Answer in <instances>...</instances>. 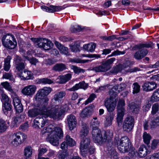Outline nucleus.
I'll list each match as a JSON object with an SVG mask.
<instances>
[{
	"label": "nucleus",
	"mask_w": 159,
	"mask_h": 159,
	"mask_svg": "<svg viewBox=\"0 0 159 159\" xmlns=\"http://www.w3.org/2000/svg\"><path fill=\"white\" fill-rule=\"evenodd\" d=\"M48 133H49L47 135L50 143L54 146H58L59 139L63 137V133L62 129L59 127H55L52 124H50L41 130L43 135Z\"/></svg>",
	"instance_id": "1"
},
{
	"label": "nucleus",
	"mask_w": 159,
	"mask_h": 159,
	"mask_svg": "<svg viewBox=\"0 0 159 159\" xmlns=\"http://www.w3.org/2000/svg\"><path fill=\"white\" fill-rule=\"evenodd\" d=\"M43 100L44 103L41 102L28 110L27 115L29 117L35 118L38 116L45 118L50 117V107L48 106L49 99L45 98Z\"/></svg>",
	"instance_id": "2"
},
{
	"label": "nucleus",
	"mask_w": 159,
	"mask_h": 159,
	"mask_svg": "<svg viewBox=\"0 0 159 159\" xmlns=\"http://www.w3.org/2000/svg\"><path fill=\"white\" fill-rule=\"evenodd\" d=\"M115 145L117 146L119 151L121 153L128 152L131 148V143L129 138L125 136L119 139L116 137L115 138Z\"/></svg>",
	"instance_id": "3"
},
{
	"label": "nucleus",
	"mask_w": 159,
	"mask_h": 159,
	"mask_svg": "<svg viewBox=\"0 0 159 159\" xmlns=\"http://www.w3.org/2000/svg\"><path fill=\"white\" fill-rule=\"evenodd\" d=\"M67 105L62 107L61 105H56L52 107H50V118L54 119L59 118L63 113L68 110Z\"/></svg>",
	"instance_id": "4"
},
{
	"label": "nucleus",
	"mask_w": 159,
	"mask_h": 159,
	"mask_svg": "<svg viewBox=\"0 0 159 159\" xmlns=\"http://www.w3.org/2000/svg\"><path fill=\"white\" fill-rule=\"evenodd\" d=\"M30 39L36 44L37 47L42 48L45 50L50 49L52 44L51 41L45 38H31Z\"/></svg>",
	"instance_id": "5"
},
{
	"label": "nucleus",
	"mask_w": 159,
	"mask_h": 159,
	"mask_svg": "<svg viewBox=\"0 0 159 159\" xmlns=\"http://www.w3.org/2000/svg\"><path fill=\"white\" fill-rule=\"evenodd\" d=\"M2 42L3 45L9 49L15 48L17 44L14 36L10 34H6L4 35L2 38Z\"/></svg>",
	"instance_id": "6"
},
{
	"label": "nucleus",
	"mask_w": 159,
	"mask_h": 159,
	"mask_svg": "<svg viewBox=\"0 0 159 159\" xmlns=\"http://www.w3.org/2000/svg\"><path fill=\"white\" fill-rule=\"evenodd\" d=\"M125 106V101L123 100H120L118 102L117 107V115L116 121L118 125L121 124L124 116L125 110L124 107Z\"/></svg>",
	"instance_id": "7"
},
{
	"label": "nucleus",
	"mask_w": 159,
	"mask_h": 159,
	"mask_svg": "<svg viewBox=\"0 0 159 159\" xmlns=\"http://www.w3.org/2000/svg\"><path fill=\"white\" fill-rule=\"evenodd\" d=\"M52 90V89L50 87H45L39 89L37 92L34 96L35 100L37 101H39L42 100L41 102L44 103L43 99L46 97Z\"/></svg>",
	"instance_id": "8"
},
{
	"label": "nucleus",
	"mask_w": 159,
	"mask_h": 159,
	"mask_svg": "<svg viewBox=\"0 0 159 159\" xmlns=\"http://www.w3.org/2000/svg\"><path fill=\"white\" fill-rule=\"evenodd\" d=\"M11 144L15 147H17L22 144L27 138V136L19 132L14 133L11 136Z\"/></svg>",
	"instance_id": "9"
},
{
	"label": "nucleus",
	"mask_w": 159,
	"mask_h": 159,
	"mask_svg": "<svg viewBox=\"0 0 159 159\" xmlns=\"http://www.w3.org/2000/svg\"><path fill=\"white\" fill-rule=\"evenodd\" d=\"M115 60L114 58L108 59L103 62L101 65L93 67L92 70L96 72L107 71L110 68V65L113 63Z\"/></svg>",
	"instance_id": "10"
},
{
	"label": "nucleus",
	"mask_w": 159,
	"mask_h": 159,
	"mask_svg": "<svg viewBox=\"0 0 159 159\" xmlns=\"http://www.w3.org/2000/svg\"><path fill=\"white\" fill-rule=\"evenodd\" d=\"M92 134L93 140L95 143H100L106 141L107 138L102 137L101 131L98 127L93 128Z\"/></svg>",
	"instance_id": "11"
},
{
	"label": "nucleus",
	"mask_w": 159,
	"mask_h": 159,
	"mask_svg": "<svg viewBox=\"0 0 159 159\" xmlns=\"http://www.w3.org/2000/svg\"><path fill=\"white\" fill-rule=\"evenodd\" d=\"M134 123V119L132 116L126 117L123 122V128L127 132L130 131L133 129Z\"/></svg>",
	"instance_id": "12"
},
{
	"label": "nucleus",
	"mask_w": 159,
	"mask_h": 159,
	"mask_svg": "<svg viewBox=\"0 0 159 159\" xmlns=\"http://www.w3.org/2000/svg\"><path fill=\"white\" fill-rule=\"evenodd\" d=\"M90 140L89 138H87L83 139L80 143V149L81 155L84 157L87 153L88 148L90 144Z\"/></svg>",
	"instance_id": "13"
},
{
	"label": "nucleus",
	"mask_w": 159,
	"mask_h": 159,
	"mask_svg": "<svg viewBox=\"0 0 159 159\" xmlns=\"http://www.w3.org/2000/svg\"><path fill=\"white\" fill-rule=\"evenodd\" d=\"M37 89V87L35 85H29L25 86L22 89L21 93L25 95L32 96L34 94Z\"/></svg>",
	"instance_id": "14"
},
{
	"label": "nucleus",
	"mask_w": 159,
	"mask_h": 159,
	"mask_svg": "<svg viewBox=\"0 0 159 159\" xmlns=\"http://www.w3.org/2000/svg\"><path fill=\"white\" fill-rule=\"evenodd\" d=\"M116 104V101L113 100L111 97L110 98H107L105 101L104 105L109 112L114 111Z\"/></svg>",
	"instance_id": "15"
},
{
	"label": "nucleus",
	"mask_w": 159,
	"mask_h": 159,
	"mask_svg": "<svg viewBox=\"0 0 159 159\" xmlns=\"http://www.w3.org/2000/svg\"><path fill=\"white\" fill-rule=\"evenodd\" d=\"M14 64L16 69L19 71L22 70L25 68L24 61L20 57L16 56L14 59Z\"/></svg>",
	"instance_id": "16"
},
{
	"label": "nucleus",
	"mask_w": 159,
	"mask_h": 159,
	"mask_svg": "<svg viewBox=\"0 0 159 159\" xmlns=\"http://www.w3.org/2000/svg\"><path fill=\"white\" fill-rule=\"evenodd\" d=\"M68 126L70 130H72L75 127L77 124V120L75 116L70 114L68 115L67 118Z\"/></svg>",
	"instance_id": "17"
},
{
	"label": "nucleus",
	"mask_w": 159,
	"mask_h": 159,
	"mask_svg": "<svg viewBox=\"0 0 159 159\" xmlns=\"http://www.w3.org/2000/svg\"><path fill=\"white\" fill-rule=\"evenodd\" d=\"M157 87V84L153 81L145 82L142 86L143 90L146 92L152 91Z\"/></svg>",
	"instance_id": "18"
},
{
	"label": "nucleus",
	"mask_w": 159,
	"mask_h": 159,
	"mask_svg": "<svg viewBox=\"0 0 159 159\" xmlns=\"http://www.w3.org/2000/svg\"><path fill=\"white\" fill-rule=\"evenodd\" d=\"M88 84L85 83L84 81H82L78 84H76L72 87L68 89L67 90L71 91H75L79 89L85 90L88 88Z\"/></svg>",
	"instance_id": "19"
},
{
	"label": "nucleus",
	"mask_w": 159,
	"mask_h": 159,
	"mask_svg": "<svg viewBox=\"0 0 159 159\" xmlns=\"http://www.w3.org/2000/svg\"><path fill=\"white\" fill-rule=\"evenodd\" d=\"M42 8L46 11L51 13L58 11L63 9L61 6L53 5H50L49 7L43 6Z\"/></svg>",
	"instance_id": "20"
},
{
	"label": "nucleus",
	"mask_w": 159,
	"mask_h": 159,
	"mask_svg": "<svg viewBox=\"0 0 159 159\" xmlns=\"http://www.w3.org/2000/svg\"><path fill=\"white\" fill-rule=\"evenodd\" d=\"M46 124L45 120L42 117H37L34 120L33 127L36 128H39V126L41 127H43Z\"/></svg>",
	"instance_id": "21"
},
{
	"label": "nucleus",
	"mask_w": 159,
	"mask_h": 159,
	"mask_svg": "<svg viewBox=\"0 0 159 159\" xmlns=\"http://www.w3.org/2000/svg\"><path fill=\"white\" fill-rule=\"evenodd\" d=\"M66 95L65 91H61L57 92L54 95L52 101H54L55 102L58 103H61L62 98Z\"/></svg>",
	"instance_id": "22"
},
{
	"label": "nucleus",
	"mask_w": 159,
	"mask_h": 159,
	"mask_svg": "<svg viewBox=\"0 0 159 159\" xmlns=\"http://www.w3.org/2000/svg\"><path fill=\"white\" fill-rule=\"evenodd\" d=\"M148 53L146 49H142L136 52L134 55V57L137 60H140L145 56Z\"/></svg>",
	"instance_id": "23"
},
{
	"label": "nucleus",
	"mask_w": 159,
	"mask_h": 159,
	"mask_svg": "<svg viewBox=\"0 0 159 159\" xmlns=\"http://www.w3.org/2000/svg\"><path fill=\"white\" fill-rule=\"evenodd\" d=\"M72 76L71 74L68 73L64 75L59 76L57 80L60 84H64L70 80Z\"/></svg>",
	"instance_id": "24"
},
{
	"label": "nucleus",
	"mask_w": 159,
	"mask_h": 159,
	"mask_svg": "<svg viewBox=\"0 0 159 159\" xmlns=\"http://www.w3.org/2000/svg\"><path fill=\"white\" fill-rule=\"evenodd\" d=\"M20 76L24 80L33 79L34 77L31 72L29 70H24V71L20 73Z\"/></svg>",
	"instance_id": "25"
},
{
	"label": "nucleus",
	"mask_w": 159,
	"mask_h": 159,
	"mask_svg": "<svg viewBox=\"0 0 159 159\" xmlns=\"http://www.w3.org/2000/svg\"><path fill=\"white\" fill-rule=\"evenodd\" d=\"M115 114L113 113H108L105 117V120L104 122L105 126L107 127L111 126L114 119Z\"/></svg>",
	"instance_id": "26"
},
{
	"label": "nucleus",
	"mask_w": 159,
	"mask_h": 159,
	"mask_svg": "<svg viewBox=\"0 0 159 159\" xmlns=\"http://www.w3.org/2000/svg\"><path fill=\"white\" fill-rule=\"evenodd\" d=\"M92 111L93 109L91 107H87L84 108L81 112L80 116L82 118L88 117L92 114Z\"/></svg>",
	"instance_id": "27"
},
{
	"label": "nucleus",
	"mask_w": 159,
	"mask_h": 159,
	"mask_svg": "<svg viewBox=\"0 0 159 159\" xmlns=\"http://www.w3.org/2000/svg\"><path fill=\"white\" fill-rule=\"evenodd\" d=\"M55 44L61 53L66 55H69L68 49L67 47L64 46L57 41L55 42Z\"/></svg>",
	"instance_id": "28"
},
{
	"label": "nucleus",
	"mask_w": 159,
	"mask_h": 159,
	"mask_svg": "<svg viewBox=\"0 0 159 159\" xmlns=\"http://www.w3.org/2000/svg\"><path fill=\"white\" fill-rule=\"evenodd\" d=\"M24 118V115H18L14 118L11 125L13 127L16 126L18 124L23 121Z\"/></svg>",
	"instance_id": "29"
},
{
	"label": "nucleus",
	"mask_w": 159,
	"mask_h": 159,
	"mask_svg": "<svg viewBox=\"0 0 159 159\" xmlns=\"http://www.w3.org/2000/svg\"><path fill=\"white\" fill-rule=\"evenodd\" d=\"M89 132V128L87 124L84 123H82V129L80 132V135L82 138L86 136Z\"/></svg>",
	"instance_id": "30"
},
{
	"label": "nucleus",
	"mask_w": 159,
	"mask_h": 159,
	"mask_svg": "<svg viewBox=\"0 0 159 159\" xmlns=\"http://www.w3.org/2000/svg\"><path fill=\"white\" fill-rule=\"evenodd\" d=\"M150 101L152 102L159 101V88L153 92L151 97Z\"/></svg>",
	"instance_id": "31"
},
{
	"label": "nucleus",
	"mask_w": 159,
	"mask_h": 159,
	"mask_svg": "<svg viewBox=\"0 0 159 159\" xmlns=\"http://www.w3.org/2000/svg\"><path fill=\"white\" fill-rule=\"evenodd\" d=\"M153 45V43L152 42H149L137 45L135 47L137 49L140 50L144 48H148L152 47Z\"/></svg>",
	"instance_id": "32"
},
{
	"label": "nucleus",
	"mask_w": 159,
	"mask_h": 159,
	"mask_svg": "<svg viewBox=\"0 0 159 159\" xmlns=\"http://www.w3.org/2000/svg\"><path fill=\"white\" fill-rule=\"evenodd\" d=\"M65 140L68 146L73 147L76 145L75 141L68 135H66V136Z\"/></svg>",
	"instance_id": "33"
},
{
	"label": "nucleus",
	"mask_w": 159,
	"mask_h": 159,
	"mask_svg": "<svg viewBox=\"0 0 159 159\" xmlns=\"http://www.w3.org/2000/svg\"><path fill=\"white\" fill-rule=\"evenodd\" d=\"M121 67L122 66L121 65H118L116 67L113 68L110 71L111 73L113 74H116L118 72H120L123 74H125V72L123 71Z\"/></svg>",
	"instance_id": "34"
},
{
	"label": "nucleus",
	"mask_w": 159,
	"mask_h": 159,
	"mask_svg": "<svg viewBox=\"0 0 159 159\" xmlns=\"http://www.w3.org/2000/svg\"><path fill=\"white\" fill-rule=\"evenodd\" d=\"M129 107L131 111L135 113H137L140 109L139 106L133 102L129 103Z\"/></svg>",
	"instance_id": "35"
},
{
	"label": "nucleus",
	"mask_w": 159,
	"mask_h": 159,
	"mask_svg": "<svg viewBox=\"0 0 159 159\" xmlns=\"http://www.w3.org/2000/svg\"><path fill=\"white\" fill-rule=\"evenodd\" d=\"M140 157H145L147 155V149L145 146L143 145L140 147L138 153Z\"/></svg>",
	"instance_id": "36"
},
{
	"label": "nucleus",
	"mask_w": 159,
	"mask_h": 159,
	"mask_svg": "<svg viewBox=\"0 0 159 159\" xmlns=\"http://www.w3.org/2000/svg\"><path fill=\"white\" fill-rule=\"evenodd\" d=\"M11 57L10 56H8L4 60V69L6 71H8L10 67V61Z\"/></svg>",
	"instance_id": "37"
},
{
	"label": "nucleus",
	"mask_w": 159,
	"mask_h": 159,
	"mask_svg": "<svg viewBox=\"0 0 159 159\" xmlns=\"http://www.w3.org/2000/svg\"><path fill=\"white\" fill-rule=\"evenodd\" d=\"M151 129H154L159 126V115L152 120L150 124Z\"/></svg>",
	"instance_id": "38"
},
{
	"label": "nucleus",
	"mask_w": 159,
	"mask_h": 159,
	"mask_svg": "<svg viewBox=\"0 0 159 159\" xmlns=\"http://www.w3.org/2000/svg\"><path fill=\"white\" fill-rule=\"evenodd\" d=\"M80 43L76 42L71 44L70 47V49L73 52H79L80 51Z\"/></svg>",
	"instance_id": "39"
},
{
	"label": "nucleus",
	"mask_w": 159,
	"mask_h": 159,
	"mask_svg": "<svg viewBox=\"0 0 159 159\" xmlns=\"http://www.w3.org/2000/svg\"><path fill=\"white\" fill-rule=\"evenodd\" d=\"M66 68L65 65L62 63L57 64L55 65L53 69L57 71H61Z\"/></svg>",
	"instance_id": "40"
},
{
	"label": "nucleus",
	"mask_w": 159,
	"mask_h": 159,
	"mask_svg": "<svg viewBox=\"0 0 159 159\" xmlns=\"http://www.w3.org/2000/svg\"><path fill=\"white\" fill-rule=\"evenodd\" d=\"M159 111V104L156 103L153 104L152 107L151 114L154 115L158 113Z\"/></svg>",
	"instance_id": "41"
},
{
	"label": "nucleus",
	"mask_w": 159,
	"mask_h": 159,
	"mask_svg": "<svg viewBox=\"0 0 159 159\" xmlns=\"http://www.w3.org/2000/svg\"><path fill=\"white\" fill-rule=\"evenodd\" d=\"M8 126L6 123L5 121L2 119H0V132H4L5 131Z\"/></svg>",
	"instance_id": "42"
},
{
	"label": "nucleus",
	"mask_w": 159,
	"mask_h": 159,
	"mask_svg": "<svg viewBox=\"0 0 159 159\" xmlns=\"http://www.w3.org/2000/svg\"><path fill=\"white\" fill-rule=\"evenodd\" d=\"M143 138L145 143L147 144L149 143L151 139V136L149 134L147 133L146 132H144L143 135Z\"/></svg>",
	"instance_id": "43"
},
{
	"label": "nucleus",
	"mask_w": 159,
	"mask_h": 159,
	"mask_svg": "<svg viewBox=\"0 0 159 159\" xmlns=\"http://www.w3.org/2000/svg\"><path fill=\"white\" fill-rule=\"evenodd\" d=\"M126 84L125 83H121L117 86L114 87L111 89V91L114 92V90L117 89L118 91H121L125 89L126 87Z\"/></svg>",
	"instance_id": "44"
},
{
	"label": "nucleus",
	"mask_w": 159,
	"mask_h": 159,
	"mask_svg": "<svg viewBox=\"0 0 159 159\" xmlns=\"http://www.w3.org/2000/svg\"><path fill=\"white\" fill-rule=\"evenodd\" d=\"M108 153L110 155L111 159H118L117 152L114 148H112L111 149L108 148Z\"/></svg>",
	"instance_id": "45"
},
{
	"label": "nucleus",
	"mask_w": 159,
	"mask_h": 159,
	"mask_svg": "<svg viewBox=\"0 0 159 159\" xmlns=\"http://www.w3.org/2000/svg\"><path fill=\"white\" fill-rule=\"evenodd\" d=\"M133 88V93L134 94L138 93L140 90V86L137 82L133 83L132 86Z\"/></svg>",
	"instance_id": "46"
},
{
	"label": "nucleus",
	"mask_w": 159,
	"mask_h": 159,
	"mask_svg": "<svg viewBox=\"0 0 159 159\" xmlns=\"http://www.w3.org/2000/svg\"><path fill=\"white\" fill-rule=\"evenodd\" d=\"M4 105L3 110L4 114H7V111H10L11 110L12 106L9 102H5Z\"/></svg>",
	"instance_id": "47"
},
{
	"label": "nucleus",
	"mask_w": 159,
	"mask_h": 159,
	"mask_svg": "<svg viewBox=\"0 0 159 159\" xmlns=\"http://www.w3.org/2000/svg\"><path fill=\"white\" fill-rule=\"evenodd\" d=\"M1 85L3 87L11 92V93H14L13 90L11 89V86H10L9 83L7 82H5L1 83Z\"/></svg>",
	"instance_id": "48"
},
{
	"label": "nucleus",
	"mask_w": 159,
	"mask_h": 159,
	"mask_svg": "<svg viewBox=\"0 0 159 159\" xmlns=\"http://www.w3.org/2000/svg\"><path fill=\"white\" fill-rule=\"evenodd\" d=\"M70 68L74 70V72L75 74H78L80 73H83L85 71L84 69H81L79 67H78L74 65L71 66Z\"/></svg>",
	"instance_id": "49"
},
{
	"label": "nucleus",
	"mask_w": 159,
	"mask_h": 159,
	"mask_svg": "<svg viewBox=\"0 0 159 159\" xmlns=\"http://www.w3.org/2000/svg\"><path fill=\"white\" fill-rule=\"evenodd\" d=\"M113 133L112 131L108 130L105 132L104 137L106 138V141L107 139L109 140L112 138Z\"/></svg>",
	"instance_id": "50"
},
{
	"label": "nucleus",
	"mask_w": 159,
	"mask_h": 159,
	"mask_svg": "<svg viewBox=\"0 0 159 159\" xmlns=\"http://www.w3.org/2000/svg\"><path fill=\"white\" fill-rule=\"evenodd\" d=\"M122 66L121 68L124 72H125L126 70H124L125 69L128 67H130V66L132 65V62L129 60H128L124 62L123 64H120Z\"/></svg>",
	"instance_id": "51"
},
{
	"label": "nucleus",
	"mask_w": 159,
	"mask_h": 159,
	"mask_svg": "<svg viewBox=\"0 0 159 159\" xmlns=\"http://www.w3.org/2000/svg\"><path fill=\"white\" fill-rule=\"evenodd\" d=\"M3 77L5 79L9 80L11 82H13L15 80L13 75L9 73H5L3 75Z\"/></svg>",
	"instance_id": "52"
},
{
	"label": "nucleus",
	"mask_w": 159,
	"mask_h": 159,
	"mask_svg": "<svg viewBox=\"0 0 159 159\" xmlns=\"http://www.w3.org/2000/svg\"><path fill=\"white\" fill-rule=\"evenodd\" d=\"M100 122L97 120V117H95L92 120L91 123V126L92 127V129L94 127H98V126Z\"/></svg>",
	"instance_id": "53"
},
{
	"label": "nucleus",
	"mask_w": 159,
	"mask_h": 159,
	"mask_svg": "<svg viewBox=\"0 0 159 159\" xmlns=\"http://www.w3.org/2000/svg\"><path fill=\"white\" fill-rule=\"evenodd\" d=\"M70 30L72 32H76L80 31L81 30L82 28L79 25H71Z\"/></svg>",
	"instance_id": "54"
},
{
	"label": "nucleus",
	"mask_w": 159,
	"mask_h": 159,
	"mask_svg": "<svg viewBox=\"0 0 159 159\" xmlns=\"http://www.w3.org/2000/svg\"><path fill=\"white\" fill-rule=\"evenodd\" d=\"M96 95L93 93L91 94L89 98L88 99L85 101V104L87 105L88 103L92 102L94 99L96 98Z\"/></svg>",
	"instance_id": "55"
},
{
	"label": "nucleus",
	"mask_w": 159,
	"mask_h": 159,
	"mask_svg": "<svg viewBox=\"0 0 159 159\" xmlns=\"http://www.w3.org/2000/svg\"><path fill=\"white\" fill-rule=\"evenodd\" d=\"M25 58L29 61L30 63L32 64L36 65V64L38 62L37 59L34 58H30L28 56L25 57Z\"/></svg>",
	"instance_id": "56"
},
{
	"label": "nucleus",
	"mask_w": 159,
	"mask_h": 159,
	"mask_svg": "<svg viewBox=\"0 0 159 159\" xmlns=\"http://www.w3.org/2000/svg\"><path fill=\"white\" fill-rule=\"evenodd\" d=\"M159 144V140L158 139H154L152 141L151 148L154 150L157 148V146Z\"/></svg>",
	"instance_id": "57"
},
{
	"label": "nucleus",
	"mask_w": 159,
	"mask_h": 159,
	"mask_svg": "<svg viewBox=\"0 0 159 159\" xmlns=\"http://www.w3.org/2000/svg\"><path fill=\"white\" fill-rule=\"evenodd\" d=\"M40 82L44 84H50L53 83V81L50 79H48L47 78H44L40 79Z\"/></svg>",
	"instance_id": "58"
},
{
	"label": "nucleus",
	"mask_w": 159,
	"mask_h": 159,
	"mask_svg": "<svg viewBox=\"0 0 159 159\" xmlns=\"http://www.w3.org/2000/svg\"><path fill=\"white\" fill-rule=\"evenodd\" d=\"M48 151L46 148H39L38 150V157H41L42 155L44 154Z\"/></svg>",
	"instance_id": "59"
},
{
	"label": "nucleus",
	"mask_w": 159,
	"mask_h": 159,
	"mask_svg": "<svg viewBox=\"0 0 159 159\" xmlns=\"http://www.w3.org/2000/svg\"><path fill=\"white\" fill-rule=\"evenodd\" d=\"M82 56L83 57H86L89 58H98L100 57V55L98 54H82Z\"/></svg>",
	"instance_id": "60"
},
{
	"label": "nucleus",
	"mask_w": 159,
	"mask_h": 159,
	"mask_svg": "<svg viewBox=\"0 0 159 159\" xmlns=\"http://www.w3.org/2000/svg\"><path fill=\"white\" fill-rule=\"evenodd\" d=\"M96 47V44L94 43H90L89 44V52H93Z\"/></svg>",
	"instance_id": "61"
},
{
	"label": "nucleus",
	"mask_w": 159,
	"mask_h": 159,
	"mask_svg": "<svg viewBox=\"0 0 159 159\" xmlns=\"http://www.w3.org/2000/svg\"><path fill=\"white\" fill-rule=\"evenodd\" d=\"M128 151L129 152V155L130 157H133L135 155L136 151L134 148H132L131 146L130 149V150H128Z\"/></svg>",
	"instance_id": "62"
},
{
	"label": "nucleus",
	"mask_w": 159,
	"mask_h": 159,
	"mask_svg": "<svg viewBox=\"0 0 159 159\" xmlns=\"http://www.w3.org/2000/svg\"><path fill=\"white\" fill-rule=\"evenodd\" d=\"M14 107L16 111L17 112L20 113L23 111V107L21 104L16 106Z\"/></svg>",
	"instance_id": "63"
},
{
	"label": "nucleus",
	"mask_w": 159,
	"mask_h": 159,
	"mask_svg": "<svg viewBox=\"0 0 159 159\" xmlns=\"http://www.w3.org/2000/svg\"><path fill=\"white\" fill-rule=\"evenodd\" d=\"M13 103L14 107L21 104L20 100L17 97H15L13 99Z\"/></svg>",
	"instance_id": "64"
}]
</instances>
